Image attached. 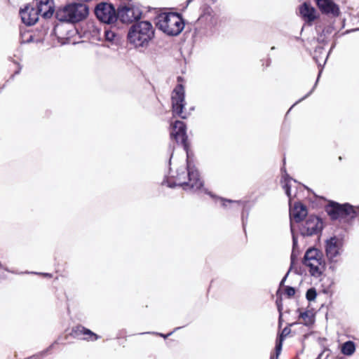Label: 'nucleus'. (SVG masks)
Wrapping results in <instances>:
<instances>
[{
  "mask_svg": "<svg viewBox=\"0 0 359 359\" xmlns=\"http://www.w3.org/2000/svg\"><path fill=\"white\" fill-rule=\"evenodd\" d=\"M156 334H158V333H156ZM172 334V332L168 334L167 335H164L163 334H159L160 336L164 337V338H167L168 336L171 335Z\"/></svg>",
  "mask_w": 359,
  "mask_h": 359,
  "instance_id": "473e14b6",
  "label": "nucleus"
},
{
  "mask_svg": "<svg viewBox=\"0 0 359 359\" xmlns=\"http://www.w3.org/2000/svg\"><path fill=\"white\" fill-rule=\"evenodd\" d=\"M71 334L75 338L87 341H95L100 338L95 333L80 325L72 328Z\"/></svg>",
  "mask_w": 359,
  "mask_h": 359,
  "instance_id": "ddd939ff",
  "label": "nucleus"
},
{
  "mask_svg": "<svg viewBox=\"0 0 359 359\" xmlns=\"http://www.w3.org/2000/svg\"><path fill=\"white\" fill-rule=\"evenodd\" d=\"M156 27L170 36H177L184 27L182 17L177 13H161L156 18Z\"/></svg>",
  "mask_w": 359,
  "mask_h": 359,
  "instance_id": "20e7f679",
  "label": "nucleus"
},
{
  "mask_svg": "<svg viewBox=\"0 0 359 359\" xmlns=\"http://www.w3.org/2000/svg\"><path fill=\"white\" fill-rule=\"evenodd\" d=\"M319 9L325 13L334 16L339 15L338 6L332 0H316Z\"/></svg>",
  "mask_w": 359,
  "mask_h": 359,
  "instance_id": "dca6fc26",
  "label": "nucleus"
},
{
  "mask_svg": "<svg viewBox=\"0 0 359 359\" xmlns=\"http://www.w3.org/2000/svg\"><path fill=\"white\" fill-rule=\"evenodd\" d=\"M298 102H299V100L296 103H294V105H296V104Z\"/></svg>",
  "mask_w": 359,
  "mask_h": 359,
  "instance_id": "79ce46f5",
  "label": "nucleus"
},
{
  "mask_svg": "<svg viewBox=\"0 0 359 359\" xmlns=\"http://www.w3.org/2000/svg\"><path fill=\"white\" fill-rule=\"evenodd\" d=\"M20 68L15 72V74H18L20 72Z\"/></svg>",
  "mask_w": 359,
  "mask_h": 359,
  "instance_id": "4c0bfd02",
  "label": "nucleus"
},
{
  "mask_svg": "<svg viewBox=\"0 0 359 359\" xmlns=\"http://www.w3.org/2000/svg\"><path fill=\"white\" fill-rule=\"evenodd\" d=\"M281 171L283 172L281 184H283V188L285 190L286 195L290 200V198H291L290 182L292 180V179L288 175V174L286 172V170L284 168H283L281 169Z\"/></svg>",
  "mask_w": 359,
  "mask_h": 359,
  "instance_id": "6ab92c4d",
  "label": "nucleus"
},
{
  "mask_svg": "<svg viewBox=\"0 0 359 359\" xmlns=\"http://www.w3.org/2000/svg\"><path fill=\"white\" fill-rule=\"evenodd\" d=\"M285 294H287V296L288 297H292L295 294V290L294 287H290V286H287L285 287Z\"/></svg>",
  "mask_w": 359,
  "mask_h": 359,
  "instance_id": "a878e982",
  "label": "nucleus"
},
{
  "mask_svg": "<svg viewBox=\"0 0 359 359\" xmlns=\"http://www.w3.org/2000/svg\"><path fill=\"white\" fill-rule=\"evenodd\" d=\"M303 264L309 268L311 275L316 278L322 275L325 264L322 252L316 248H310L306 251Z\"/></svg>",
  "mask_w": 359,
  "mask_h": 359,
  "instance_id": "39448f33",
  "label": "nucleus"
},
{
  "mask_svg": "<svg viewBox=\"0 0 359 359\" xmlns=\"http://www.w3.org/2000/svg\"><path fill=\"white\" fill-rule=\"evenodd\" d=\"M172 107L174 115L182 118H187L188 114L183 111L185 106L184 88L182 84H178L172 93Z\"/></svg>",
  "mask_w": 359,
  "mask_h": 359,
  "instance_id": "6e6552de",
  "label": "nucleus"
},
{
  "mask_svg": "<svg viewBox=\"0 0 359 359\" xmlns=\"http://www.w3.org/2000/svg\"><path fill=\"white\" fill-rule=\"evenodd\" d=\"M270 359H274V356L273 355L271 356Z\"/></svg>",
  "mask_w": 359,
  "mask_h": 359,
  "instance_id": "a19ab883",
  "label": "nucleus"
},
{
  "mask_svg": "<svg viewBox=\"0 0 359 359\" xmlns=\"http://www.w3.org/2000/svg\"><path fill=\"white\" fill-rule=\"evenodd\" d=\"M301 16L306 22H311L316 18V10L309 4L304 3L300 8Z\"/></svg>",
  "mask_w": 359,
  "mask_h": 359,
  "instance_id": "f3484780",
  "label": "nucleus"
},
{
  "mask_svg": "<svg viewBox=\"0 0 359 359\" xmlns=\"http://www.w3.org/2000/svg\"><path fill=\"white\" fill-rule=\"evenodd\" d=\"M278 311L280 313V318L282 317V312H281L282 308H281V306L280 305H278Z\"/></svg>",
  "mask_w": 359,
  "mask_h": 359,
  "instance_id": "72a5a7b5",
  "label": "nucleus"
},
{
  "mask_svg": "<svg viewBox=\"0 0 359 359\" xmlns=\"http://www.w3.org/2000/svg\"><path fill=\"white\" fill-rule=\"evenodd\" d=\"M323 50V48L322 47H318L315 50V54H316L318 53H321Z\"/></svg>",
  "mask_w": 359,
  "mask_h": 359,
  "instance_id": "2f4dec72",
  "label": "nucleus"
},
{
  "mask_svg": "<svg viewBox=\"0 0 359 359\" xmlns=\"http://www.w3.org/2000/svg\"><path fill=\"white\" fill-rule=\"evenodd\" d=\"M282 339H279V341L276 344V358L277 359L282 349Z\"/></svg>",
  "mask_w": 359,
  "mask_h": 359,
  "instance_id": "393cba45",
  "label": "nucleus"
},
{
  "mask_svg": "<svg viewBox=\"0 0 359 359\" xmlns=\"http://www.w3.org/2000/svg\"><path fill=\"white\" fill-rule=\"evenodd\" d=\"M93 32H95L97 38L100 39V30L94 26H93Z\"/></svg>",
  "mask_w": 359,
  "mask_h": 359,
  "instance_id": "c756f323",
  "label": "nucleus"
},
{
  "mask_svg": "<svg viewBox=\"0 0 359 359\" xmlns=\"http://www.w3.org/2000/svg\"><path fill=\"white\" fill-rule=\"evenodd\" d=\"M290 230H291V233H292V254H291V260L292 262L297 258V257L299 254V250H298L297 238L296 235L294 233V225L292 224H291Z\"/></svg>",
  "mask_w": 359,
  "mask_h": 359,
  "instance_id": "aec40b11",
  "label": "nucleus"
},
{
  "mask_svg": "<svg viewBox=\"0 0 359 359\" xmlns=\"http://www.w3.org/2000/svg\"><path fill=\"white\" fill-rule=\"evenodd\" d=\"M317 296V292L315 288L311 287L309 289L306 294V297L308 301L311 302L313 301Z\"/></svg>",
  "mask_w": 359,
  "mask_h": 359,
  "instance_id": "b1692460",
  "label": "nucleus"
},
{
  "mask_svg": "<svg viewBox=\"0 0 359 359\" xmlns=\"http://www.w3.org/2000/svg\"><path fill=\"white\" fill-rule=\"evenodd\" d=\"M154 28L149 21L137 22L130 27L128 40L135 48H147L154 38Z\"/></svg>",
  "mask_w": 359,
  "mask_h": 359,
  "instance_id": "f03ea898",
  "label": "nucleus"
},
{
  "mask_svg": "<svg viewBox=\"0 0 359 359\" xmlns=\"http://www.w3.org/2000/svg\"><path fill=\"white\" fill-rule=\"evenodd\" d=\"M221 200L223 201V206L226 207V203H236L238 205H239L241 204V202L240 201H231V200H226V199H224V198H221Z\"/></svg>",
  "mask_w": 359,
  "mask_h": 359,
  "instance_id": "cd10ccee",
  "label": "nucleus"
},
{
  "mask_svg": "<svg viewBox=\"0 0 359 359\" xmlns=\"http://www.w3.org/2000/svg\"><path fill=\"white\" fill-rule=\"evenodd\" d=\"M88 15V7L82 3L69 4L59 8L55 12V18L61 22L75 23L85 19Z\"/></svg>",
  "mask_w": 359,
  "mask_h": 359,
  "instance_id": "7ed1b4c3",
  "label": "nucleus"
},
{
  "mask_svg": "<svg viewBox=\"0 0 359 359\" xmlns=\"http://www.w3.org/2000/svg\"><path fill=\"white\" fill-rule=\"evenodd\" d=\"M95 13L99 20L106 24H111L117 20V13L111 4L100 3L97 4L95 8Z\"/></svg>",
  "mask_w": 359,
  "mask_h": 359,
  "instance_id": "9d476101",
  "label": "nucleus"
},
{
  "mask_svg": "<svg viewBox=\"0 0 359 359\" xmlns=\"http://www.w3.org/2000/svg\"><path fill=\"white\" fill-rule=\"evenodd\" d=\"M193 0H187V4H189Z\"/></svg>",
  "mask_w": 359,
  "mask_h": 359,
  "instance_id": "58836bf2",
  "label": "nucleus"
},
{
  "mask_svg": "<svg viewBox=\"0 0 359 359\" xmlns=\"http://www.w3.org/2000/svg\"><path fill=\"white\" fill-rule=\"evenodd\" d=\"M198 20L205 22L207 25L213 26L217 23L215 15L210 7H205L203 14L198 18Z\"/></svg>",
  "mask_w": 359,
  "mask_h": 359,
  "instance_id": "a211bd4d",
  "label": "nucleus"
},
{
  "mask_svg": "<svg viewBox=\"0 0 359 359\" xmlns=\"http://www.w3.org/2000/svg\"><path fill=\"white\" fill-rule=\"evenodd\" d=\"M20 15L22 22L28 26L34 25L38 21L39 16L36 8L29 5L21 9Z\"/></svg>",
  "mask_w": 359,
  "mask_h": 359,
  "instance_id": "f8f14e48",
  "label": "nucleus"
},
{
  "mask_svg": "<svg viewBox=\"0 0 359 359\" xmlns=\"http://www.w3.org/2000/svg\"><path fill=\"white\" fill-rule=\"evenodd\" d=\"M42 276H45V277H51V274L50 273H41Z\"/></svg>",
  "mask_w": 359,
  "mask_h": 359,
  "instance_id": "c9c22d12",
  "label": "nucleus"
},
{
  "mask_svg": "<svg viewBox=\"0 0 359 359\" xmlns=\"http://www.w3.org/2000/svg\"><path fill=\"white\" fill-rule=\"evenodd\" d=\"M299 318L304 320V324L306 325H309L312 324L313 322L312 316L309 314L308 311L301 313L299 315Z\"/></svg>",
  "mask_w": 359,
  "mask_h": 359,
  "instance_id": "4be33fe9",
  "label": "nucleus"
},
{
  "mask_svg": "<svg viewBox=\"0 0 359 359\" xmlns=\"http://www.w3.org/2000/svg\"><path fill=\"white\" fill-rule=\"evenodd\" d=\"M325 210L333 220L346 219V217L353 219L357 216V212L353 207L348 203L340 205L332 202L327 205Z\"/></svg>",
  "mask_w": 359,
  "mask_h": 359,
  "instance_id": "0eeeda50",
  "label": "nucleus"
},
{
  "mask_svg": "<svg viewBox=\"0 0 359 359\" xmlns=\"http://www.w3.org/2000/svg\"><path fill=\"white\" fill-rule=\"evenodd\" d=\"M104 36L105 37V39L110 42L114 41L116 38L118 37L115 32L107 29L104 31Z\"/></svg>",
  "mask_w": 359,
  "mask_h": 359,
  "instance_id": "5701e85b",
  "label": "nucleus"
},
{
  "mask_svg": "<svg viewBox=\"0 0 359 359\" xmlns=\"http://www.w3.org/2000/svg\"><path fill=\"white\" fill-rule=\"evenodd\" d=\"M242 220H243V224L244 226L245 224H244V215L243 214L242 215Z\"/></svg>",
  "mask_w": 359,
  "mask_h": 359,
  "instance_id": "e433bc0d",
  "label": "nucleus"
},
{
  "mask_svg": "<svg viewBox=\"0 0 359 359\" xmlns=\"http://www.w3.org/2000/svg\"><path fill=\"white\" fill-rule=\"evenodd\" d=\"M203 191L205 194L210 195V196L213 197L214 196L209 191H208V190H206L205 189H203Z\"/></svg>",
  "mask_w": 359,
  "mask_h": 359,
  "instance_id": "f704fd0d",
  "label": "nucleus"
},
{
  "mask_svg": "<svg viewBox=\"0 0 359 359\" xmlns=\"http://www.w3.org/2000/svg\"><path fill=\"white\" fill-rule=\"evenodd\" d=\"M323 228L322 220L316 216L310 215L302 224L299 231L303 236H312L320 233Z\"/></svg>",
  "mask_w": 359,
  "mask_h": 359,
  "instance_id": "9b49d317",
  "label": "nucleus"
},
{
  "mask_svg": "<svg viewBox=\"0 0 359 359\" xmlns=\"http://www.w3.org/2000/svg\"><path fill=\"white\" fill-rule=\"evenodd\" d=\"M326 257L330 264V269L335 271L340 255L343 251V243L340 238L334 236L326 240L325 244Z\"/></svg>",
  "mask_w": 359,
  "mask_h": 359,
  "instance_id": "423d86ee",
  "label": "nucleus"
},
{
  "mask_svg": "<svg viewBox=\"0 0 359 359\" xmlns=\"http://www.w3.org/2000/svg\"><path fill=\"white\" fill-rule=\"evenodd\" d=\"M289 332L290 331L287 330V328H285L283 330L279 339H282V340H283L284 337L286 336L289 333Z\"/></svg>",
  "mask_w": 359,
  "mask_h": 359,
  "instance_id": "c85d7f7f",
  "label": "nucleus"
},
{
  "mask_svg": "<svg viewBox=\"0 0 359 359\" xmlns=\"http://www.w3.org/2000/svg\"><path fill=\"white\" fill-rule=\"evenodd\" d=\"M355 351V346L352 341H346L342 344L341 353L346 355H352Z\"/></svg>",
  "mask_w": 359,
  "mask_h": 359,
  "instance_id": "412c9836",
  "label": "nucleus"
},
{
  "mask_svg": "<svg viewBox=\"0 0 359 359\" xmlns=\"http://www.w3.org/2000/svg\"><path fill=\"white\" fill-rule=\"evenodd\" d=\"M308 211L305 205L301 203H294L293 207L290 208V224L292 221L299 223L307 215Z\"/></svg>",
  "mask_w": 359,
  "mask_h": 359,
  "instance_id": "4468645a",
  "label": "nucleus"
},
{
  "mask_svg": "<svg viewBox=\"0 0 359 359\" xmlns=\"http://www.w3.org/2000/svg\"><path fill=\"white\" fill-rule=\"evenodd\" d=\"M170 137L175 139L177 144H181L184 149L187 151L188 143L186 133V126L181 121H176L172 126ZM187 168H182L177 170L175 181L173 184L168 183L169 187L180 186L184 190L196 191L199 190L203 185L201 180L198 171L189 161L188 152Z\"/></svg>",
  "mask_w": 359,
  "mask_h": 359,
  "instance_id": "f257e3e1",
  "label": "nucleus"
},
{
  "mask_svg": "<svg viewBox=\"0 0 359 359\" xmlns=\"http://www.w3.org/2000/svg\"><path fill=\"white\" fill-rule=\"evenodd\" d=\"M142 12L140 8L132 4L121 6L118 8L117 19L123 23H132L141 18Z\"/></svg>",
  "mask_w": 359,
  "mask_h": 359,
  "instance_id": "1a4fd4ad",
  "label": "nucleus"
},
{
  "mask_svg": "<svg viewBox=\"0 0 359 359\" xmlns=\"http://www.w3.org/2000/svg\"><path fill=\"white\" fill-rule=\"evenodd\" d=\"M321 72H322V70H320V72H319V74H318V79H317V80H316V83H315L314 86L313 87V88H312V89H311V90H310V91H309V93H308L304 96V97H303L302 99H300V100H299V102H301V101H302L303 100L306 99V97H309V95H310L313 92V90H314V89H315V88H316V86H317V83H318V79H319V77H320V76Z\"/></svg>",
  "mask_w": 359,
  "mask_h": 359,
  "instance_id": "bb28decb",
  "label": "nucleus"
},
{
  "mask_svg": "<svg viewBox=\"0 0 359 359\" xmlns=\"http://www.w3.org/2000/svg\"><path fill=\"white\" fill-rule=\"evenodd\" d=\"M36 6L39 15L44 18H50L54 13L53 0H36Z\"/></svg>",
  "mask_w": 359,
  "mask_h": 359,
  "instance_id": "2eb2a0df",
  "label": "nucleus"
},
{
  "mask_svg": "<svg viewBox=\"0 0 359 359\" xmlns=\"http://www.w3.org/2000/svg\"><path fill=\"white\" fill-rule=\"evenodd\" d=\"M313 59L316 60L317 62H318V61L317 60V59L316 57V55L313 56Z\"/></svg>",
  "mask_w": 359,
  "mask_h": 359,
  "instance_id": "ea45409f",
  "label": "nucleus"
},
{
  "mask_svg": "<svg viewBox=\"0 0 359 359\" xmlns=\"http://www.w3.org/2000/svg\"><path fill=\"white\" fill-rule=\"evenodd\" d=\"M289 272H290V271H287V273L285 274V276L283 277V278L280 281V286H283L284 285V283L286 280V278L289 274Z\"/></svg>",
  "mask_w": 359,
  "mask_h": 359,
  "instance_id": "7c9ffc66",
  "label": "nucleus"
}]
</instances>
